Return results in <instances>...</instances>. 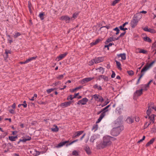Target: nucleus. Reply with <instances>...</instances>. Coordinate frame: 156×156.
<instances>
[{
	"label": "nucleus",
	"mask_w": 156,
	"mask_h": 156,
	"mask_svg": "<svg viewBox=\"0 0 156 156\" xmlns=\"http://www.w3.org/2000/svg\"><path fill=\"white\" fill-rule=\"evenodd\" d=\"M114 138L108 136H104L103 142L97 144V148L98 149H102L106 146L110 145L112 144L111 141L114 140Z\"/></svg>",
	"instance_id": "obj_1"
},
{
	"label": "nucleus",
	"mask_w": 156,
	"mask_h": 156,
	"mask_svg": "<svg viewBox=\"0 0 156 156\" xmlns=\"http://www.w3.org/2000/svg\"><path fill=\"white\" fill-rule=\"evenodd\" d=\"M123 129L122 126H119L113 128L111 131V134L112 135L116 136L119 135L120 132Z\"/></svg>",
	"instance_id": "obj_2"
},
{
	"label": "nucleus",
	"mask_w": 156,
	"mask_h": 156,
	"mask_svg": "<svg viewBox=\"0 0 156 156\" xmlns=\"http://www.w3.org/2000/svg\"><path fill=\"white\" fill-rule=\"evenodd\" d=\"M148 109L147 110L146 113L147 115L149 116L153 110L156 111V106H155L154 103L153 102H150L148 104Z\"/></svg>",
	"instance_id": "obj_3"
},
{
	"label": "nucleus",
	"mask_w": 156,
	"mask_h": 156,
	"mask_svg": "<svg viewBox=\"0 0 156 156\" xmlns=\"http://www.w3.org/2000/svg\"><path fill=\"white\" fill-rule=\"evenodd\" d=\"M60 20L65 21L67 23H68L72 21L71 18L67 15L63 16L60 18Z\"/></svg>",
	"instance_id": "obj_4"
},
{
	"label": "nucleus",
	"mask_w": 156,
	"mask_h": 156,
	"mask_svg": "<svg viewBox=\"0 0 156 156\" xmlns=\"http://www.w3.org/2000/svg\"><path fill=\"white\" fill-rule=\"evenodd\" d=\"M155 62V61H153L148 65L144 66L141 70V72H145L149 69Z\"/></svg>",
	"instance_id": "obj_5"
},
{
	"label": "nucleus",
	"mask_w": 156,
	"mask_h": 156,
	"mask_svg": "<svg viewBox=\"0 0 156 156\" xmlns=\"http://www.w3.org/2000/svg\"><path fill=\"white\" fill-rule=\"evenodd\" d=\"M88 101V99L87 98H83L82 100L79 101L77 104L80 105H85Z\"/></svg>",
	"instance_id": "obj_6"
},
{
	"label": "nucleus",
	"mask_w": 156,
	"mask_h": 156,
	"mask_svg": "<svg viewBox=\"0 0 156 156\" xmlns=\"http://www.w3.org/2000/svg\"><path fill=\"white\" fill-rule=\"evenodd\" d=\"M139 20L137 19H133L131 22V26L132 28H134L137 25Z\"/></svg>",
	"instance_id": "obj_7"
},
{
	"label": "nucleus",
	"mask_w": 156,
	"mask_h": 156,
	"mask_svg": "<svg viewBox=\"0 0 156 156\" xmlns=\"http://www.w3.org/2000/svg\"><path fill=\"white\" fill-rule=\"evenodd\" d=\"M104 58L103 57H99L94 58L95 61V63H98L104 61Z\"/></svg>",
	"instance_id": "obj_8"
},
{
	"label": "nucleus",
	"mask_w": 156,
	"mask_h": 156,
	"mask_svg": "<svg viewBox=\"0 0 156 156\" xmlns=\"http://www.w3.org/2000/svg\"><path fill=\"white\" fill-rule=\"evenodd\" d=\"M143 30L145 31L149 32L151 33H154L156 32L155 30L151 28H148L147 27H146L143 28Z\"/></svg>",
	"instance_id": "obj_9"
},
{
	"label": "nucleus",
	"mask_w": 156,
	"mask_h": 156,
	"mask_svg": "<svg viewBox=\"0 0 156 156\" xmlns=\"http://www.w3.org/2000/svg\"><path fill=\"white\" fill-rule=\"evenodd\" d=\"M71 103V101H68L66 102H64L61 103L60 105V106L62 108H64L70 105Z\"/></svg>",
	"instance_id": "obj_10"
},
{
	"label": "nucleus",
	"mask_w": 156,
	"mask_h": 156,
	"mask_svg": "<svg viewBox=\"0 0 156 156\" xmlns=\"http://www.w3.org/2000/svg\"><path fill=\"white\" fill-rule=\"evenodd\" d=\"M156 115L154 114H152L148 116V119L150 120V122L154 123V119Z\"/></svg>",
	"instance_id": "obj_11"
},
{
	"label": "nucleus",
	"mask_w": 156,
	"mask_h": 156,
	"mask_svg": "<svg viewBox=\"0 0 156 156\" xmlns=\"http://www.w3.org/2000/svg\"><path fill=\"white\" fill-rule=\"evenodd\" d=\"M117 56L118 58L121 57V59L122 60H125L126 58V55L125 53L118 54Z\"/></svg>",
	"instance_id": "obj_12"
},
{
	"label": "nucleus",
	"mask_w": 156,
	"mask_h": 156,
	"mask_svg": "<svg viewBox=\"0 0 156 156\" xmlns=\"http://www.w3.org/2000/svg\"><path fill=\"white\" fill-rule=\"evenodd\" d=\"M67 54V52H66L63 54H61L56 59L58 61H59L64 58Z\"/></svg>",
	"instance_id": "obj_13"
},
{
	"label": "nucleus",
	"mask_w": 156,
	"mask_h": 156,
	"mask_svg": "<svg viewBox=\"0 0 156 156\" xmlns=\"http://www.w3.org/2000/svg\"><path fill=\"white\" fill-rule=\"evenodd\" d=\"M94 79V77H87L83 79L82 82L84 83L88 82Z\"/></svg>",
	"instance_id": "obj_14"
},
{
	"label": "nucleus",
	"mask_w": 156,
	"mask_h": 156,
	"mask_svg": "<svg viewBox=\"0 0 156 156\" xmlns=\"http://www.w3.org/2000/svg\"><path fill=\"white\" fill-rule=\"evenodd\" d=\"M102 79H103L105 81H107L108 80V77L104 75H101L98 77V80H101Z\"/></svg>",
	"instance_id": "obj_15"
},
{
	"label": "nucleus",
	"mask_w": 156,
	"mask_h": 156,
	"mask_svg": "<svg viewBox=\"0 0 156 156\" xmlns=\"http://www.w3.org/2000/svg\"><path fill=\"white\" fill-rule=\"evenodd\" d=\"M155 139V138H153L151 139L149 142H147L145 145L146 147H148L150 145L152 144L154 141Z\"/></svg>",
	"instance_id": "obj_16"
},
{
	"label": "nucleus",
	"mask_w": 156,
	"mask_h": 156,
	"mask_svg": "<svg viewBox=\"0 0 156 156\" xmlns=\"http://www.w3.org/2000/svg\"><path fill=\"white\" fill-rule=\"evenodd\" d=\"M79 12H76L75 13L73 14V15L72 17L71 18V20L72 21H73V20L75 19L77 16L79 15Z\"/></svg>",
	"instance_id": "obj_17"
},
{
	"label": "nucleus",
	"mask_w": 156,
	"mask_h": 156,
	"mask_svg": "<svg viewBox=\"0 0 156 156\" xmlns=\"http://www.w3.org/2000/svg\"><path fill=\"white\" fill-rule=\"evenodd\" d=\"M105 115V114L104 112H103L100 115V116L98 119L97 121L96 122V123H99L103 119V118L104 117V116Z\"/></svg>",
	"instance_id": "obj_18"
},
{
	"label": "nucleus",
	"mask_w": 156,
	"mask_h": 156,
	"mask_svg": "<svg viewBox=\"0 0 156 156\" xmlns=\"http://www.w3.org/2000/svg\"><path fill=\"white\" fill-rule=\"evenodd\" d=\"M69 141H65L64 142H61L58 144L57 147H60L68 143Z\"/></svg>",
	"instance_id": "obj_19"
},
{
	"label": "nucleus",
	"mask_w": 156,
	"mask_h": 156,
	"mask_svg": "<svg viewBox=\"0 0 156 156\" xmlns=\"http://www.w3.org/2000/svg\"><path fill=\"white\" fill-rule=\"evenodd\" d=\"M51 129L53 132H57L58 131L59 129L56 125H53V127Z\"/></svg>",
	"instance_id": "obj_20"
},
{
	"label": "nucleus",
	"mask_w": 156,
	"mask_h": 156,
	"mask_svg": "<svg viewBox=\"0 0 156 156\" xmlns=\"http://www.w3.org/2000/svg\"><path fill=\"white\" fill-rule=\"evenodd\" d=\"M126 121L128 123L131 124L133 122V119L132 117H128L126 119Z\"/></svg>",
	"instance_id": "obj_21"
},
{
	"label": "nucleus",
	"mask_w": 156,
	"mask_h": 156,
	"mask_svg": "<svg viewBox=\"0 0 156 156\" xmlns=\"http://www.w3.org/2000/svg\"><path fill=\"white\" fill-rule=\"evenodd\" d=\"M96 70L101 74H103L104 72V69L101 67L99 68L96 69Z\"/></svg>",
	"instance_id": "obj_22"
},
{
	"label": "nucleus",
	"mask_w": 156,
	"mask_h": 156,
	"mask_svg": "<svg viewBox=\"0 0 156 156\" xmlns=\"http://www.w3.org/2000/svg\"><path fill=\"white\" fill-rule=\"evenodd\" d=\"M7 37V39L8 42L10 44H11L13 42V40L12 38L9 35H6Z\"/></svg>",
	"instance_id": "obj_23"
},
{
	"label": "nucleus",
	"mask_w": 156,
	"mask_h": 156,
	"mask_svg": "<svg viewBox=\"0 0 156 156\" xmlns=\"http://www.w3.org/2000/svg\"><path fill=\"white\" fill-rule=\"evenodd\" d=\"M9 139L12 141H15L16 140V139L17 138V136H9Z\"/></svg>",
	"instance_id": "obj_24"
},
{
	"label": "nucleus",
	"mask_w": 156,
	"mask_h": 156,
	"mask_svg": "<svg viewBox=\"0 0 156 156\" xmlns=\"http://www.w3.org/2000/svg\"><path fill=\"white\" fill-rule=\"evenodd\" d=\"M142 89H141L139 90H136V92L135 94L137 96H138L142 94Z\"/></svg>",
	"instance_id": "obj_25"
},
{
	"label": "nucleus",
	"mask_w": 156,
	"mask_h": 156,
	"mask_svg": "<svg viewBox=\"0 0 156 156\" xmlns=\"http://www.w3.org/2000/svg\"><path fill=\"white\" fill-rule=\"evenodd\" d=\"M31 137H28V138H23L22 139H20V142H25L27 141L30 140L31 139Z\"/></svg>",
	"instance_id": "obj_26"
},
{
	"label": "nucleus",
	"mask_w": 156,
	"mask_h": 156,
	"mask_svg": "<svg viewBox=\"0 0 156 156\" xmlns=\"http://www.w3.org/2000/svg\"><path fill=\"white\" fill-rule=\"evenodd\" d=\"M82 87H81V86H79L78 87L75 88L74 89H73L72 90H70V91H71L72 92H74L76 91L77 90H78L81 89L82 88Z\"/></svg>",
	"instance_id": "obj_27"
},
{
	"label": "nucleus",
	"mask_w": 156,
	"mask_h": 156,
	"mask_svg": "<svg viewBox=\"0 0 156 156\" xmlns=\"http://www.w3.org/2000/svg\"><path fill=\"white\" fill-rule=\"evenodd\" d=\"M93 87L94 89H97L99 90H102L101 87L100 86L98 85L97 84L94 85L93 86Z\"/></svg>",
	"instance_id": "obj_28"
},
{
	"label": "nucleus",
	"mask_w": 156,
	"mask_h": 156,
	"mask_svg": "<svg viewBox=\"0 0 156 156\" xmlns=\"http://www.w3.org/2000/svg\"><path fill=\"white\" fill-rule=\"evenodd\" d=\"M97 137L96 135H94L91 136L90 139V142H93L94 140H95L96 138Z\"/></svg>",
	"instance_id": "obj_29"
},
{
	"label": "nucleus",
	"mask_w": 156,
	"mask_h": 156,
	"mask_svg": "<svg viewBox=\"0 0 156 156\" xmlns=\"http://www.w3.org/2000/svg\"><path fill=\"white\" fill-rule=\"evenodd\" d=\"M117 68L119 70L121 69V64L120 62L117 61H115Z\"/></svg>",
	"instance_id": "obj_30"
},
{
	"label": "nucleus",
	"mask_w": 156,
	"mask_h": 156,
	"mask_svg": "<svg viewBox=\"0 0 156 156\" xmlns=\"http://www.w3.org/2000/svg\"><path fill=\"white\" fill-rule=\"evenodd\" d=\"M36 57H32L28 59H27L26 60V62L25 63H28V62L31 61L35 60Z\"/></svg>",
	"instance_id": "obj_31"
},
{
	"label": "nucleus",
	"mask_w": 156,
	"mask_h": 156,
	"mask_svg": "<svg viewBox=\"0 0 156 156\" xmlns=\"http://www.w3.org/2000/svg\"><path fill=\"white\" fill-rule=\"evenodd\" d=\"M85 150L88 154H90L91 151L90 148L88 147L87 146L85 148Z\"/></svg>",
	"instance_id": "obj_32"
},
{
	"label": "nucleus",
	"mask_w": 156,
	"mask_h": 156,
	"mask_svg": "<svg viewBox=\"0 0 156 156\" xmlns=\"http://www.w3.org/2000/svg\"><path fill=\"white\" fill-rule=\"evenodd\" d=\"M116 110L117 111H118V112L119 113V114H120L122 113V107H117L116 108Z\"/></svg>",
	"instance_id": "obj_33"
},
{
	"label": "nucleus",
	"mask_w": 156,
	"mask_h": 156,
	"mask_svg": "<svg viewBox=\"0 0 156 156\" xmlns=\"http://www.w3.org/2000/svg\"><path fill=\"white\" fill-rule=\"evenodd\" d=\"M94 63H95V61L94 59H93L89 61L88 64L90 66H91L93 65Z\"/></svg>",
	"instance_id": "obj_34"
},
{
	"label": "nucleus",
	"mask_w": 156,
	"mask_h": 156,
	"mask_svg": "<svg viewBox=\"0 0 156 156\" xmlns=\"http://www.w3.org/2000/svg\"><path fill=\"white\" fill-rule=\"evenodd\" d=\"M144 40V41H147L148 42H150L151 41V39L147 37H145L143 38Z\"/></svg>",
	"instance_id": "obj_35"
},
{
	"label": "nucleus",
	"mask_w": 156,
	"mask_h": 156,
	"mask_svg": "<svg viewBox=\"0 0 156 156\" xmlns=\"http://www.w3.org/2000/svg\"><path fill=\"white\" fill-rule=\"evenodd\" d=\"M20 35L21 34L20 33L18 32H15V34L14 35L13 37L14 38H16L20 36Z\"/></svg>",
	"instance_id": "obj_36"
},
{
	"label": "nucleus",
	"mask_w": 156,
	"mask_h": 156,
	"mask_svg": "<svg viewBox=\"0 0 156 156\" xmlns=\"http://www.w3.org/2000/svg\"><path fill=\"white\" fill-rule=\"evenodd\" d=\"M101 40L99 39H97L95 42H93L91 43L92 45H96L100 42Z\"/></svg>",
	"instance_id": "obj_37"
},
{
	"label": "nucleus",
	"mask_w": 156,
	"mask_h": 156,
	"mask_svg": "<svg viewBox=\"0 0 156 156\" xmlns=\"http://www.w3.org/2000/svg\"><path fill=\"white\" fill-rule=\"evenodd\" d=\"M44 14L43 12H41L39 14V17L41 20H43L44 19Z\"/></svg>",
	"instance_id": "obj_38"
},
{
	"label": "nucleus",
	"mask_w": 156,
	"mask_h": 156,
	"mask_svg": "<svg viewBox=\"0 0 156 156\" xmlns=\"http://www.w3.org/2000/svg\"><path fill=\"white\" fill-rule=\"evenodd\" d=\"M83 131H78L76 132H75L76 136L77 137H79L80 135L82 134L83 133Z\"/></svg>",
	"instance_id": "obj_39"
},
{
	"label": "nucleus",
	"mask_w": 156,
	"mask_h": 156,
	"mask_svg": "<svg viewBox=\"0 0 156 156\" xmlns=\"http://www.w3.org/2000/svg\"><path fill=\"white\" fill-rule=\"evenodd\" d=\"M28 7L30 12H31L32 11V5L30 1L28 2Z\"/></svg>",
	"instance_id": "obj_40"
},
{
	"label": "nucleus",
	"mask_w": 156,
	"mask_h": 156,
	"mask_svg": "<svg viewBox=\"0 0 156 156\" xmlns=\"http://www.w3.org/2000/svg\"><path fill=\"white\" fill-rule=\"evenodd\" d=\"M56 89V88H51V89H47L46 91H47V92L48 93H50L53 91L54 90H55Z\"/></svg>",
	"instance_id": "obj_41"
},
{
	"label": "nucleus",
	"mask_w": 156,
	"mask_h": 156,
	"mask_svg": "<svg viewBox=\"0 0 156 156\" xmlns=\"http://www.w3.org/2000/svg\"><path fill=\"white\" fill-rule=\"evenodd\" d=\"M72 154L73 155L78 156V152L76 150L73 151Z\"/></svg>",
	"instance_id": "obj_42"
},
{
	"label": "nucleus",
	"mask_w": 156,
	"mask_h": 156,
	"mask_svg": "<svg viewBox=\"0 0 156 156\" xmlns=\"http://www.w3.org/2000/svg\"><path fill=\"white\" fill-rule=\"evenodd\" d=\"M98 128V125H95L93 126L92 129V130H94V131L95 132L97 129Z\"/></svg>",
	"instance_id": "obj_43"
},
{
	"label": "nucleus",
	"mask_w": 156,
	"mask_h": 156,
	"mask_svg": "<svg viewBox=\"0 0 156 156\" xmlns=\"http://www.w3.org/2000/svg\"><path fill=\"white\" fill-rule=\"evenodd\" d=\"M149 86L147 85V84H145L143 86V90H147V89L148 88Z\"/></svg>",
	"instance_id": "obj_44"
},
{
	"label": "nucleus",
	"mask_w": 156,
	"mask_h": 156,
	"mask_svg": "<svg viewBox=\"0 0 156 156\" xmlns=\"http://www.w3.org/2000/svg\"><path fill=\"white\" fill-rule=\"evenodd\" d=\"M139 53L145 54L147 52V51L144 50L140 49L139 51Z\"/></svg>",
	"instance_id": "obj_45"
},
{
	"label": "nucleus",
	"mask_w": 156,
	"mask_h": 156,
	"mask_svg": "<svg viewBox=\"0 0 156 156\" xmlns=\"http://www.w3.org/2000/svg\"><path fill=\"white\" fill-rule=\"evenodd\" d=\"M78 141V139L74 140L72 141V142H71L70 143L67 144L66 145V146H68L70 145H71L72 144H73V143L76 142L77 141Z\"/></svg>",
	"instance_id": "obj_46"
},
{
	"label": "nucleus",
	"mask_w": 156,
	"mask_h": 156,
	"mask_svg": "<svg viewBox=\"0 0 156 156\" xmlns=\"http://www.w3.org/2000/svg\"><path fill=\"white\" fill-rule=\"evenodd\" d=\"M114 30H115L116 32V34L117 35L119 33V30L118 29V28L117 27H116L115 28H114L113 29Z\"/></svg>",
	"instance_id": "obj_47"
},
{
	"label": "nucleus",
	"mask_w": 156,
	"mask_h": 156,
	"mask_svg": "<svg viewBox=\"0 0 156 156\" xmlns=\"http://www.w3.org/2000/svg\"><path fill=\"white\" fill-rule=\"evenodd\" d=\"M64 77V75H61L58 76L57 77V78L58 80H61Z\"/></svg>",
	"instance_id": "obj_48"
},
{
	"label": "nucleus",
	"mask_w": 156,
	"mask_h": 156,
	"mask_svg": "<svg viewBox=\"0 0 156 156\" xmlns=\"http://www.w3.org/2000/svg\"><path fill=\"white\" fill-rule=\"evenodd\" d=\"M23 103L22 104H21L22 106H23V107L25 108L27 107V104L26 103V101H24L23 102Z\"/></svg>",
	"instance_id": "obj_49"
},
{
	"label": "nucleus",
	"mask_w": 156,
	"mask_h": 156,
	"mask_svg": "<svg viewBox=\"0 0 156 156\" xmlns=\"http://www.w3.org/2000/svg\"><path fill=\"white\" fill-rule=\"evenodd\" d=\"M119 1L118 0H115L113 2L112 4V5L114 6L116 4L118 3Z\"/></svg>",
	"instance_id": "obj_50"
},
{
	"label": "nucleus",
	"mask_w": 156,
	"mask_h": 156,
	"mask_svg": "<svg viewBox=\"0 0 156 156\" xmlns=\"http://www.w3.org/2000/svg\"><path fill=\"white\" fill-rule=\"evenodd\" d=\"M151 123H148L147 122H146L145 124H144V127L146 128H147L148 126H149V125H150V124Z\"/></svg>",
	"instance_id": "obj_51"
},
{
	"label": "nucleus",
	"mask_w": 156,
	"mask_h": 156,
	"mask_svg": "<svg viewBox=\"0 0 156 156\" xmlns=\"http://www.w3.org/2000/svg\"><path fill=\"white\" fill-rule=\"evenodd\" d=\"M125 33H126V32H123V33H122L120 34V36H119V37L117 38L116 39V40H118V39H119V37H122V36H123L125 34Z\"/></svg>",
	"instance_id": "obj_52"
},
{
	"label": "nucleus",
	"mask_w": 156,
	"mask_h": 156,
	"mask_svg": "<svg viewBox=\"0 0 156 156\" xmlns=\"http://www.w3.org/2000/svg\"><path fill=\"white\" fill-rule=\"evenodd\" d=\"M128 74L130 75H132L133 74V71L131 70V71H128Z\"/></svg>",
	"instance_id": "obj_53"
},
{
	"label": "nucleus",
	"mask_w": 156,
	"mask_h": 156,
	"mask_svg": "<svg viewBox=\"0 0 156 156\" xmlns=\"http://www.w3.org/2000/svg\"><path fill=\"white\" fill-rule=\"evenodd\" d=\"M115 73L113 71H112V74L111 75V77L112 78H114L115 77Z\"/></svg>",
	"instance_id": "obj_54"
},
{
	"label": "nucleus",
	"mask_w": 156,
	"mask_h": 156,
	"mask_svg": "<svg viewBox=\"0 0 156 156\" xmlns=\"http://www.w3.org/2000/svg\"><path fill=\"white\" fill-rule=\"evenodd\" d=\"M60 83V82L59 81H58V82H57L55 83H53V85H54V86H56L57 85H58Z\"/></svg>",
	"instance_id": "obj_55"
},
{
	"label": "nucleus",
	"mask_w": 156,
	"mask_h": 156,
	"mask_svg": "<svg viewBox=\"0 0 156 156\" xmlns=\"http://www.w3.org/2000/svg\"><path fill=\"white\" fill-rule=\"evenodd\" d=\"M112 44H112L111 43H109L108 45H105V47L106 48V47H109L111 46H112Z\"/></svg>",
	"instance_id": "obj_56"
},
{
	"label": "nucleus",
	"mask_w": 156,
	"mask_h": 156,
	"mask_svg": "<svg viewBox=\"0 0 156 156\" xmlns=\"http://www.w3.org/2000/svg\"><path fill=\"white\" fill-rule=\"evenodd\" d=\"M147 13V12L145 11H140L139 12V13H138V14H140V13H142L144 14H146Z\"/></svg>",
	"instance_id": "obj_57"
},
{
	"label": "nucleus",
	"mask_w": 156,
	"mask_h": 156,
	"mask_svg": "<svg viewBox=\"0 0 156 156\" xmlns=\"http://www.w3.org/2000/svg\"><path fill=\"white\" fill-rule=\"evenodd\" d=\"M135 120L137 122H139V117H135Z\"/></svg>",
	"instance_id": "obj_58"
},
{
	"label": "nucleus",
	"mask_w": 156,
	"mask_h": 156,
	"mask_svg": "<svg viewBox=\"0 0 156 156\" xmlns=\"http://www.w3.org/2000/svg\"><path fill=\"white\" fill-rule=\"evenodd\" d=\"M141 75H140V76L139 77V79H140L142 77V76H143V75H144V73H143V72H141Z\"/></svg>",
	"instance_id": "obj_59"
},
{
	"label": "nucleus",
	"mask_w": 156,
	"mask_h": 156,
	"mask_svg": "<svg viewBox=\"0 0 156 156\" xmlns=\"http://www.w3.org/2000/svg\"><path fill=\"white\" fill-rule=\"evenodd\" d=\"M9 112L10 113L13 114L14 113V111L13 109H11L9 111Z\"/></svg>",
	"instance_id": "obj_60"
},
{
	"label": "nucleus",
	"mask_w": 156,
	"mask_h": 156,
	"mask_svg": "<svg viewBox=\"0 0 156 156\" xmlns=\"http://www.w3.org/2000/svg\"><path fill=\"white\" fill-rule=\"evenodd\" d=\"M128 24V22H126V23H123L122 26V27H125V26L126 25H127Z\"/></svg>",
	"instance_id": "obj_61"
},
{
	"label": "nucleus",
	"mask_w": 156,
	"mask_h": 156,
	"mask_svg": "<svg viewBox=\"0 0 156 156\" xmlns=\"http://www.w3.org/2000/svg\"><path fill=\"white\" fill-rule=\"evenodd\" d=\"M124 27H122V26H119V28L121 30H123Z\"/></svg>",
	"instance_id": "obj_62"
},
{
	"label": "nucleus",
	"mask_w": 156,
	"mask_h": 156,
	"mask_svg": "<svg viewBox=\"0 0 156 156\" xmlns=\"http://www.w3.org/2000/svg\"><path fill=\"white\" fill-rule=\"evenodd\" d=\"M109 105H108V106H106V107H105V108H104L103 109V111H105V110H106V109H107L109 106Z\"/></svg>",
	"instance_id": "obj_63"
},
{
	"label": "nucleus",
	"mask_w": 156,
	"mask_h": 156,
	"mask_svg": "<svg viewBox=\"0 0 156 156\" xmlns=\"http://www.w3.org/2000/svg\"><path fill=\"white\" fill-rule=\"evenodd\" d=\"M10 53L11 51L9 50H6L5 51V53L7 55L9 53Z\"/></svg>",
	"instance_id": "obj_64"
}]
</instances>
